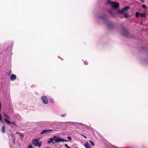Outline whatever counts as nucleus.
Returning <instances> with one entry per match:
<instances>
[{
  "label": "nucleus",
  "mask_w": 148,
  "mask_h": 148,
  "mask_svg": "<svg viewBox=\"0 0 148 148\" xmlns=\"http://www.w3.org/2000/svg\"><path fill=\"white\" fill-rule=\"evenodd\" d=\"M110 0H108L107 1V4H110L114 9H116L119 8V3L117 2L111 1Z\"/></svg>",
  "instance_id": "obj_1"
},
{
  "label": "nucleus",
  "mask_w": 148,
  "mask_h": 148,
  "mask_svg": "<svg viewBox=\"0 0 148 148\" xmlns=\"http://www.w3.org/2000/svg\"><path fill=\"white\" fill-rule=\"evenodd\" d=\"M38 139L34 140L32 141V144L34 145L40 147L41 146V143L38 142Z\"/></svg>",
  "instance_id": "obj_2"
},
{
  "label": "nucleus",
  "mask_w": 148,
  "mask_h": 148,
  "mask_svg": "<svg viewBox=\"0 0 148 148\" xmlns=\"http://www.w3.org/2000/svg\"><path fill=\"white\" fill-rule=\"evenodd\" d=\"M67 141V140H65L59 138H58L55 140V142L56 143H58L61 142H66Z\"/></svg>",
  "instance_id": "obj_3"
},
{
  "label": "nucleus",
  "mask_w": 148,
  "mask_h": 148,
  "mask_svg": "<svg viewBox=\"0 0 148 148\" xmlns=\"http://www.w3.org/2000/svg\"><path fill=\"white\" fill-rule=\"evenodd\" d=\"M42 99L45 104H47L48 103V100L47 97L44 96H43L41 97Z\"/></svg>",
  "instance_id": "obj_4"
},
{
  "label": "nucleus",
  "mask_w": 148,
  "mask_h": 148,
  "mask_svg": "<svg viewBox=\"0 0 148 148\" xmlns=\"http://www.w3.org/2000/svg\"><path fill=\"white\" fill-rule=\"evenodd\" d=\"M129 7L128 6H126L123 8L122 10L121 11H118L117 13H123V12L124 11H126L127 10L129 9Z\"/></svg>",
  "instance_id": "obj_5"
},
{
  "label": "nucleus",
  "mask_w": 148,
  "mask_h": 148,
  "mask_svg": "<svg viewBox=\"0 0 148 148\" xmlns=\"http://www.w3.org/2000/svg\"><path fill=\"white\" fill-rule=\"evenodd\" d=\"M52 131V130L49 129V130H43V131L41 132L40 134H42L45 133H46L47 132H51Z\"/></svg>",
  "instance_id": "obj_6"
},
{
  "label": "nucleus",
  "mask_w": 148,
  "mask_h": 148,
  "mask_svg": "<svg viewBox=\"0 0 148 148\" xmlns=\"http://www.w3.org/2000/svg\"><path fill=\"white\" fill-rule=\"evenodd\" d=\"M16 75L14 74H12V75L11 77H10V80L12 81H13L15 79H16Z\"/></svg>",
  "instance_id": "obj_7"
},
{
  "label": "nucleus",
  "mask_w": 148,
  "mask_h": 148,
  "mask_svg": "<svg viewBox=\"0 0 148 148\" xmlns=\"http://www.w3.org/2000/svg\"><path fill=\"white\" fill-rule=\"evenodd\" d=\"M84 146L86 148H91V146L89 145L88 143H86L84 145Z\"/></svg>",
  "instance_id": "obj_8"
},
{
  "label": "nucleus",
  "mask_w": 148,
  "mask_h": 148,
  "mask_svg": "<svg viewBox=\"0 0 148 148\" xmlns=\"http://www.w3.org/2000/svg\"><path fill=\"white\" fill-rule=\"evenodd\" d=\"M4 120L5 121V122L9 125H10L11 123V122L9 121L8 120H7L6 119H4Z\"/></svg>",
  "instance_id": "obj_9"
},
{
  "label": "nucleus",
  "mask_w": 148,
  "mask_h": 148,
  "mask_svg": "<svg viewBox=\"0 0 148 148\" xmlns=\"http://www.w3.org/2000/svg\"><path fill=\"white\" fill-rule=\"evenodd\" d=\"M140 15L142 17H145L146 16V13H141L140 14Z\"/></svg>",
  "instance_id": "obj_10"
},
{
  "label": "nucleus",
  "mask_w": 148,
  "mask_h": 148,
  "mask_svg": "<svg viewBox=\"0 0 148 148\" xmlns=\"http://www.w3.org/2000/svg\"><path fill=\"white\" fill-rule=\"evenodd\" d=\"M5 126H3L2 127V131L3 133H4L5 132Z\"/></svg>",
  "instance_id": "obj_11"
},
{
  "label": "nucleus",
  "mask_w": 148,
  "mask_h": 148,
  "mask_svg": "<svg viewBox=\"0 0 148 148\" xmlns=\"http://www.w3.org/2000/svg\"><path fill=\"white\" fill-rule=\"evenodd\" d=\"M53 141V139L51 138L48 142V143H52Z\"/></svg>",
  "instance_id": "obj_12"
},
{
  "label": "nucleus",
  "mask_w": 148,
  "mask_h": 148,
  "mask_svg": "<svg viewBox=\"0 0 148 148\" xmlns=\"http://www.w3.org/2000/svg\"><path fill=\"white\" fill-rule=\"evenodd\" d=\"M26 148H33V147L31 144H30Z\"/></svg>",
  "instance_id": "obj_13"
},
{
  "label": "nucleus",
  "mask_w": 148,
  "mask_h": 148,
  "mask_svg": "<svg viewBox=\"0 0 148 148\" xmlns=\"http://www.w3.org/2000/svg\"><path fill=\"white\" fill-rule=\"evenodd\" d=\"M3 114L6 117L8 118H10V116H8L7 114L6 113H4Z\"/></svg>",
  "instance_id": "obj_14"
},
{
  "label": "nucleus",
  "mask_w": 148,
  "mask_h": 148,
  "mask_svg": "<svg viewBox=\"0 0 148 148\" xmlns=\"http://www.w3.org/2000/svg\"><path fill=\"white\" fill-rule=\"evenodd\" d=\"M139 15H140V14L138 12H136L135 14V15L136 17H138V16Z\"/></svg>",
  "instance_id": "obj_15"
},
{
  "label": "nucleus",
  "mask_w": 148,
  "mask_h": 148,
  "mask_svg": "<svg viewBox=\"0 0 148 148\" xmlns=\"http://www.w3.org/2000/svg\"><path fill=\"white\" fill-rule=\"evenodd\" d=\"M142 7L144 9H146L147 8L146 6L145 5H143L142 6Z\"/></svg>",
  "instance_id": "obj_16"
},
{
  "label": "nucleus",
  "mask_w": 148,
  "mask_h": 148,
  "mask_svg": "<svg viewBox=\"0 0 148 148\" xmlns=\"http://www.w3.org/2000/svg\"><path fill=\"white\" fill-rule=\"evenodd\" d=\"M89 142H90V143H91V145H94V144L93 142H92L91 140H90Z\"/></svg>",
  "instance_id": "obj_17"
},
{
  "label": "nucleus",
  "mask_w": 148,
  "mask_h": 148,
  "mask_svg": "<svg viewBox=\"0 0 148 148\" xmlns=\"http://www.w3.org/2000/svg\"><path fill=\"white\" fill-rule=\"evenodd\" d=\"M124 16L126 18L128 16V15L127 14H124Z\"/></svg>",
  "instance_id": "obj_18"
},
{
  "label": "nucleus",
  "mask_w": 148,
  "mask_h": 148,
  "mask_svg": "<svg viewBox=\"0 0 148 148\" xmlns=\"http://www.w3.org/2000/svg\"><path fill=\"white\" fill-rule=\"evenodd\" d=\"M0 120L1 122H2V117H1V115L0 114Z\"/></svg>",
  "instance_id": "obj_19"
},
{
  "label": "nucleus",
  "mask_w": 148,
  "mask_h": 148,
  "mask_svg": "<svg viewBox=\"0 0 148 148\" xmlns=\"http://www.w3.org/2000/svg\"><path fill=\"white\" fill-rule=\"evenodd\" d=\"M65 146L67 148H71V147L68 146V145L66 144H65Z\"/></svg>",
  "instance_id": "obj_20"
},
{
  "label": "nucleus",
  "mask_w": 148,
  "mask_h": 148,
  "mask_svg": "<svg viewBox=\"0 0 148 148\" xmlns=\"http://www.w3.org/2000/svg\"><path fill=\"white\" fill-rule=\"evenodd\" d=\"M50 102H51V103H53V99H50Z\"/></svg>",
  "instance_id": "obj_21"
},
{
  "label": "nucleus",
  "mask_w": 148,
  "mask_h": 148,
  "mask_svg": "<svg viewBox=\"0 0 148 148\" xmlns=\"http://www.w3.org/2000/svg\"><path fill=\"white\" fill-rule=\"evenodd\" d=\"M57 138V136H54L53 137V140H55Z\"/></svg>",
  "instance_id": "obj_22"
},
{
  "label": "nucleus",
  "mask_w": 148,
  "mask_h": 148,
  "mask_svg": "<svg viewBox=\"0 0 148 148\" xmlns=\"http://www.w3.org/2000/svg\"><path fill=\"white\" fill-rule=\"evenodd\" d=\"M67 138L68 139H69L70 140H71V137H68Z\"/></svg>",
  "instance_id": "obj_23"
},
{
  "label": "nucleus",
  "mask_w": 148,
  "mask_h": 148,
  "mask_svg": "<svg viewBox=\"0 0 148 148\" xmlns=\"http://www.w3.org/2000/svg\"><path fill=\"white\" fill-rule=\"evenodd\" d=\"M66 115V114H62L61 115V116L63 117H64Z\"/></svg>",
  "instance_id": "obj_24"
},
{
  "label": "nucleus",
  "mask_w": 148,
  "mask_h": 148,
  "mask_svg": "<svg viewBox=\"0 0 148 148\" xmlns=\"http://www.w3.org/2000/svg\"><path fill=\"white\" fill-rule=\"evenodd\" d=\"M11 123L13 124L14 125H16V124L14 122H11Z\"/></svg>",
  "instance_id": "obj_25"
},
{
  "label": "nucleus",
  "mask_w": 148,
  "mask_h": 148,
  "mask_svg": "<svg viewBox=\"0 0 148 148\" xmlns=\"http://www.w3.org/2000/svg\"><path fill=\"white\" fill-rule=\"evenodd\" d=\"M140 1L142 3H144L145 2V0H140Z\"/></svg>",
  "instance_id": "obj_26"
},
{
  "label": "nucleus",
  "mask_w": 148,
  "mask_h": 148,
  "mask_svg": "<svg viewBox=\"0 0 148 148\" xmlns=\"http://www.w3.org/2000/svg\"><path fill=\"white\" fill-rule=\"evenodd\" d=\"M81 135L83 136L85 138H87L85 136L82 134H81Z\"/></svg>",
  "instance_id": "obj_27"
},
{
  "label": "nucleus",
  "mask_w": 148,
  "mask_h": 148,
  "mask_svg": "<svg viewBox=\"0 0 148 148\" xmlns=\"http://www.w3.org/2000/svg\"><path fill=\"white\" fill-rule=\"evenodd\" d=\"M16 134H19L20 135H22L21 134H20L18 132H16Z\"/></svg>",
  "instance_id": "obj_28"
},
{
  "label": "nucleus",
  "mask_w": 148,
  "mask_h": 148,
  "mask_svg": "<svg viewBox=\"0 0 148 148\" xmlns=\"http://www.w3.org/2000/svg\"><path fill=\"white\" fill-rule=\"evenodd\" d=\"M85 63L86 64H87V63H86V62H85Z\"/></svg>",
  "instance_id": "obj_29"
},
{
  "label": "nucleus",
  "mask_w": 148,
  "mask_h": 148,
  "mask_svg": "<svg viewBox=\"0 0 148 148\" xmlns=\"http://www.w3.org/2000/svg\"><path fill=\"white\" fill-rule=\"evenodd\" d=\"M85 63L86 64H87V63H86V62H85Z\"/></svg>",
  "instance_id": "obj_30"
}]
</instances>
